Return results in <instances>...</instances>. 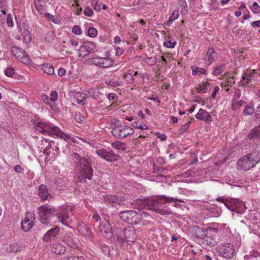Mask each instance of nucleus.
<instances>
[{
    "label": "nucleus",
    "mask_w": 260,
    "mask_h": 260,
    "mask_svg": "<svg viewBox=\"0 0 260 260\" xmlns=\"http://www.w3.org/2000/svg\"><path fill=\"white\" fill-rule=\"evenodd\" d=\"M35 221V214L32 211H29L25 213V216L21 221V228L24 232H28L34 225Z\"/></svg>",
    "instance_id": "dca6fc26"
},
{
    "label": "nucleus",
    "mask_w": 260,
    "mask_h": 260,
    "mask_svg": "<svg viewBox=\"0 0 260 260\" xmlns=\"http://www.w3.org/2000/svg\"><path fill=\"white\" fill-rule=\"evenodd\" d=\"M119 216L123 221L131 224H138L139 221L138 214L133 210L121 212L119 214Z\"/></svg>",
    "instance_id": "4468645a"
},
{
    "label": "nucleus",
    "mask_w": 260,
    "mask_h": 260,
    "mask_svg": "<svg viewBox=\"0 0 260 260\" xmlns=\"http://www.w3.org/2000/svg\"><path fill=\"white\" fill-rule=\"evenodd\" d=\"M59 230V228L57 226L48 230L43 237V241L47 242L55 239L58 235Z\"/></svg>",
    "instance_id": "aec40b11"
},
{
    "label": "nucleus",
    "mask_w": 260,
    "mask_h": 260,
    "mask_svg": "<svg viewBox=\"0 0 260 260\" xmlns=\"http://www.w3.org/2000/svg\"><path fill=\"white\" fill-rule=\"evenodd\" d=\"M192 231L194 239L200 243L204 237L206 236V233H207V229L204 230L202 228L196 226L193 227Z\"/></svg>",
    "instance_id": "4be33fe9"
},
{
    "label": "nucleus",
    "mask_w": 260,
    "mask_h": 260,
    "mask_svg": "<svg viewBox=\"0 0 260 260\" xmlns=\"http://www.w3.org/2000/svg\"><path fill=\"white\" fill-rule=\"evenodd\" d=\"M246 104V101L243 100L232 101L231 109L233 111H237L240 109V107Z\"/></svg>",
    "instance_id": "72a5a7b5"
},
{
    "label": "nucleus",
    "mask_w": 260,
    "mask_h": 260,
    "mask_svg": "<svg viewBox=\"0 0 260 260\" xmlns=\"http://www.w3.org/2000/svg\"><path fill=\"white\" fill-rule=\"evenodd\" d=\"M106 83L112 87L122 86L123 83L122 81H114L113 80H109L106 81Z\"/></svg>",
    "instance_id": "37998d69"
},
{
    "label": "nucleus",
    "mask_w": 260,
    "mask_h": 260,
    "mask_svg": "<svg viewBox=\"0 0 260 260\" xmlns=\"http://www.w3.org/2000/svg\"><path fill=\"white\" fill-rule=\"evenodd\" d=\"M157 138L159 139L161 141H164L167 139V136L164 134L158 133L156 134Z\"/></svg>",
    "instance_id": "338daca9"
},
{
    "label": "nucleus",
    "mask_w": 260,
    "mask_h": 260,
    "mask_svg": "<svg viewBox=\"0 0 260 260\" xmlns=\"http://www.w3.org/2000/svg\"><path fill=\"white\" fill-rule=\"evenodd\" d=\"M34 4L39 13L43 14L46 11V4L41 0H34Z\"/></svg>",
    "instance_id": "7c9ffc66"
},
{
    "label": "nucleus",
    "mask_w": 260,
    "mask_h": 260,
    "mask_svg": "<svg viewBox=\"0 0 260 260\" xmlns=\"http://www.w3.org/2000/svg\"><path fill=\"white\" fill-rule=\"evenodd\" d=\"M254 73L253 71H250L243 74L242 79L238 83L239 86L242 87L247 86L253 79Z\"/></svg>",
    "instance_id": "412c9836"
},
{
    "label": "nucleus",
    "mask_w": 260,
    "mask_h": 260,
    "mask_svg": "<svg viewBox=\"0 0 260 260\" xmlns=\"http://www.w3.org/2000/svg\"><path fill=\"white\" fill-rule=\"evenodd\" d=\"M4 73L7 77H11L15 74V70L11 67H8L5 70Z\"/></svg>",
    "instance_id": "de8ad7c7"
},
{
    "label": "nucleus",
    "mask_w": 260,
    "mask_h": 260,
    "mask_svg": "<svg viewBox=\"0 0 260 260\" xmlns=\"http://www.w3.org/2000/svg\"><path fill=\"white\" fill-rule=\"evenodd\" d=\"M189 128L188 124H184L180 127L179 129L180 133H183Z\"/></svg>",
    "instance_id": "69168bd1"
},
{
    "label": "nucleus",
    "mask_w": 260,
    "mask_h": 260,
    "mask_svg": "<svg viewBox=\"0 0 260 260\" xmlns=\"http://www.w3.org/2000/svg\"><path fill=\"white\" fill-rule=\"evenodd\" d=\"M87 98L86 94L83 92H78L75 93L74 96L75 102L79 104L84 105Z\"/></svg>",
    "instance_id": "bb28decb"
},
{
    "label": "nucleus",
    "mask_w": 260,
    "mask_h": 260,
    "mask_svg": "<svg viewBox=\"0 0 260 260\" xmlns=\"http://www.w3.org/2000/svg\"><path fill=\"white\" fill-rule=\"evenodd\" d=\"M192 69V74L193 75H200L201 74H204L206 73L205 69L199 67H191Z\"/></svg>",
    "instance_id": "79ce46f5"
},
{
    "label": "nucleus",
    "mask_w": 260,
    "mask_h": 260,
    "mask_svg": "<svg viewBox=\"0 0 260 260\" xmlns=\"http://www.w3.org/2000/svg\"><path fill=\"white\" fill-rule=\"evenodd\" d=\"M57 219L62 224L68 226V224L71 221L72 216V209L70 207L63 208L59 212H57Z\"/></svg>",
    "instance_id": "9b49d317"
},
{
    "label": "nucleus",
    "mask_w": 260,
    "mask_h": 260,
    "mask_svg": "<svg viewBox=\"0 0 260 260\" xmlns=\"http://www.w3.org/2000/svg\"><path fill=\"white\" fill-rule=\"evenodd\" d=\"M225 206L230 210L238 213H243L246 209L245 203L238 199H233L225 202Z\"/></svg>",
    "instance_id": "6e6552de"
},
{
    "label": "nucleus",
    "mask_w": 260,
    "mask_h": 260,
    "mask_svg": "<svg viewBox=\"0 0 260 260\" xmlns=\"http://www.w3.org/2000/svg\"><path fill=\"white\" fill-rule=\"evenodd\" d=\"M225 68V65L223 64H220L217 65L216 67L213 68V70L212 74L214 76H218L220 75Z\"/></svg>",
    "instance_id": "58836bf2"
},
{
    "label": "nucleus",
    "mask_w": 260,
    "mask_h": 260,
    "mask_svg": "<svg viewBox=\"0 0 260 260\" xmlns=\"http://www.w3.org/2000/svg\"><path fill=\"white\" fill-rule=\"evenodd\" d=\"M91 5L94 10L100 11L101 9V6L98 4L97 0H91Z\"/></svg>",
    "instance_id": "603ef678"
},
{
    "label": "nucleus",
    "mask_w": 260,
    "mask_h": 260,
    "mask_svg": "<svg viewBox=\"0 0 260 260\" xmlns=\"http://www.w3.org/2000/svg\"><path fill=\"white\" fill-rule=\"evenodd\" d=\"M75 117L77 122L79 123H82L84 120V117L80 112H76Z\"/></svg>",
    "instance_id": "6e6d98bb"
},
{
    "label": "nucleus",
    "mask_w": 260,
    "mask_h": 260,
    "mask_svg": "<svg viewBox=\"0 0 260 260\" xmlns=\"http://www.w3.org/2000/svg\"><path fill=\"white\" fill-rule=\"evenodd\" d=\"M218 232V230L216 228H207V233H206V236L204 237L202 240L199 243H201L204 246L213 247L215 246L217 243L215 240V236Z\"/></svg>",
    "instance_id": "0eeeda50"
},
{
    "label": "nucleus",
    "mask_w": 260,
    "mask_h": 260,
    "mask_svg": "<svg viewBox=\"0 0 260 260\" xmlns=\"http://www.w3.org/2000/svg\"><path fill=\"white\" fill-rule=\"evenodd\" d=\"M137 234L133 227H129L124 230V242L134 243L137 239Z\"/></svg>",
    "instance_id": "6ab92c4d"
},
{
    "label": "nucleus",
    "mask_w": 260,
    "mask_h": 260,
    "mask_svg": "<svg viewBox=\"0 0 260 260\" xmlns=\"http://www.w3.org/2000/svg\"><path fill=\"white\" fill-rule=\"evenodd\" d=\"M66 260H85L83 256H71L67 258Z\"/></svg>",
    "instance_id": "e2e57ef3"
},
{
    "label": "nucleus",
    "mask_w": 260,
    "mask_h": 260,
    "mask_svg": "<svg viewBox=\"0 0 260 260\" xmlns=\"http://www.w3.org/2000/svg\"><path fill=\"white\" fill-rule=\"evenodd\" d=\"M194 116L197 119L203 121L208 122H211L212 121L210 114L205 110L202 109H200Z\"/></svg>",
    "instance_id": "5701e85b"
},
{
    "label": "nucleus",
    "mask_w": 260,
    "mask_h": 260,
    "mask_svg": "<svg viewBox=\"0 0 260 260\" xmlns=\"http://www.w3.org/2000/svg\"><path fill=\"white\" fill-rule=\"evenodd\" d=\"M250 9L255 14H258L260 12V7L256 2H254L250 7Z\"/></svg>",
    "instance_id": "49530a36"
},
{
    "label": "nucleus",
    "mask_w": 260,
    "mask_h": 260,
    "mask_svg": "<svg viewBox=\"0 0 260 260\" xmlns=\"http://www.w3.org/2000/svg\"><path fill=\"white\" fill-rule=\"evenodd\" d=\"M260 161L259 154L256 152L248 153L240 158L237 161L238 170L247 171L255 166Z\"/></svg>",
    "instance_id": "7ed1b4c3"
},
{
    "label": "nucleus",
    "mask_w": 260,
    "mask_h": 260,
    "mask_svg": "<svg viewBox=\"0 0 260 260\" xmlns=\"http://www.w3.org/2000/svg\"><path fill=\"white\" fill-rule=\"evenodd\" d=\"M210 83L208 82L203 83L196 88L197 92L199 93H204L207 92Z\"/></svg>",
    "instance_id": "c9c22d12"
},
{
    "label": "nucleus",
    "mask_w": 260,
    "mask_h": 260,
    "mask_svg": "<svg viewBox=\"0 0 260 260\" xmlns=\"http://www.w3.org/2000/svg\"><path fill=\"white\" fill-rule=\"evenodd\" d=\"M6 21L9 26L12 27L13 26V22L12 16L11 14H8L7 16Z\"/></svg>",
    "instance_id": "052dcab7"
},
{
    "label": "nucleus",
    "mask_w": 260,
    "mask_h": 260,
    "mask_svg": "<svg viewBox=\"0 0 260 260\" xmlns=\"http://www.w3.org/2000/svg\"><path fill=\"white\" fill-rule=\"evenodd\" d=\"M207 58L206 60V63L208 64H211L215 60L217 57V53L214 51L213 48H209L207 51Z\"/></svg>",
    "instance_id": "a878e982"
},
{
    "label": "nucleus",
    "mask_w": 260,
    "mask_h": 260,
    "mask_svg": "<svg viewBox=\"0 0 260 260\" xmlns=\"http://www.w3.org/2000/svg\"><path fill=\"white\" fill-rule=\"evenodd\" d=\"M145 61L150 66H154L157 62V58L155 56L147 57L145 59Z\"/></svg>",
    "instance_id": "09e8293b"
},
{
    "label": "nucleus",
    "mask_w": 260,
    "mask_h": 260,
    "mask_svg": "<svg viewBox=\"0 0 260 260\" xmlns=\"http://www.w3.org/2000/svg\"><path fill=\"white\" fill-rule=\"evenodd\" d=\"M124 231L120 228L113 229V240H116L119 244H122L124 243Z\"/></svg>",
    "instance_id": "b1692460"
},
{
    "label": "nucleus",
    "mask_w": 260,
    "mask_h": 260,
    "mask_svg": "<svg viewBox=\"0 0 260 260\" xmlns=\"http://www.w3.org/2000/svg\"><path fill=\"white\" fill-rule=\"evenodd\" d=\"M52 251L57 254H62L66 251V248L61 244L55 243L52 245Z\"/></svg>",
    "instance_id": "cd10ccee"
},
{
    "label": "nucleus",
    "mask_w": 260,
    "mask_h": 260,
    "mask_svg": "<svg viewBox=\"0 0 260 260\" xmlns=\"http://www.w3.org/2000/svg\"><path fill=\"white\" fill-rule=\"evenodd\" d=\"M167 201L168 202V204H170L171 203L174 202H180V203H184V201L183 200L181 199H178L177 198L171 197H167L166 196Z\"/></svg>",
    "instance_id": "8fccbe9b"
},
{
    "label": "nucleus",
    "mask_w": 260,
    "mask_h": 260,
    "mask_svg": "<svg viewBox=\"0 0 260 260\" xmlns=\"http://www.w3.org/2000/svg\"><path fill=\"white\" fill-rule=\"evenodd\" d=\"M20 250V246L16 242L12 243L5 246V251L8 253L17 252Z\"/></svg>",
    "instance_id": "c85d7f7f"
},
{
    "label": "nucleus",
    "mask_w": 260,
    "mask_h": 260,
    "mask_svg": "<svg viewBox=\"0 0 260 260\" xmlns=\"http://www.w3.org/2000/svg\"><path fill=\"white\" fill-rule=\"evenodd\" d=\"M41 69L48 75L52 76L54 74V68L52 64L50 63H45L42 64Z\"/></svg>",
    "instance_id": "2f4dec72"
},
{
    "label": "nucleus",
    "mask_w": 260,
    "mask_h": 260,
    "mask_svg": "<svg viewBox=\"0 0 260 260\" xmlns=\"http://www.w3.org/2000/svg\"><path fill=\"white\" fill-rule=\"evenodd\" d=\"M80 154V152L79 153L76 152H73L72 154V158L85 178L91 180L93 176V170L90 162L87 158L81 156Z\"/></svg>",
    "instance_id": "f257e3e1"
},
{
    "label": "nucleus",
    "mask_w": 260,
    "mask_h": 260,
    "mask_svg": "<svg viewBox=\"0 0 260 260\" xmlns=\"http://www.w3.org/2000/svg\"><path fill=\"white\" fill-rule=\"evenodd\" d=\"M255 108L253 102L250 103V104L248 105H246L243 112L242 113L245 116H252L255 112Z\"/></svg>",
    "instance_id": "c756f323"
},
{
    "label": "nucleus",
    "mask_w": 260,
    "mask_h": 260,
    "mask_svg": "<svg viewBox=\"0 0 260 260\" xmlns=\"http://www.w3.org/2000/svg\"><path fill=\"white\" fill-rule=\"evenodd\" d=\"M84 14L87 16L91 17L93 14L92 9L89 7H86L84 10Z\"/></svg>",
    "instance_id": "5fc2aeb1"
},
{
    "label": "nucleus",
    "mask_w": 260,
    "mask_h": 260,
    "mask_svg": "<svg viewBox=\"0 0 260 260\" xmlns=\"http://www.w3.org/2000/svg\"><path fill=\"white\" fill-rule=\"evenodd\" d=\"M219 255L226 259H231L235 255V249L233 245L226 243L217 247Z\"/></svg>",
    "instance_id": "f8f14e48"
},
{
    "label": "nucleus",
    "mask_w": 260,
    "mask_h": 260,
    "mask_svg": "<svg viewBox=\"0 0 260 260\" xmlns=\"http://www.w3.org/2000/svg\"><path fill=\"white\" fill-rule=\"evenodd\" d=\"M134 133V129L131 126L125 124L117 125L112 130V135L118 139H124L133 134Z\"/></svg>",
    "instance_id": "423d86ee"
},
{
    "label": "nucleus",
    "mask_w": 260,
    "mask_h": 260,
    "mask_svg": "<svg viewBox=\"0 0 260 260\" xmlns=\"http://www.w3.org/2000/svg\"><path fill=\"white\" fill-rule=\"evenodd\" d=\"M11 52L13 56L18 60L25 64H31L32 60L26 52L18 46H15L11 48Z\"/></svg>",
    "instance_id": "1a4fd4ad"
},
{
    "label": "nucleus",
    "mask_w": 260,
    "mask_h": 260,
    "mask_svg": "<svg viewBox=\"0 0 260 260\" xmlns=\"http://www.w3.org/2000/svg\"><path fill=\"white\" fill-rule=\"evenodd\" d=\"M105 200L108 203H113L118 204H119L121 202L120 199L115 195L106 196L105 198Z\"/></svg>",
    "instance_id": "f704fd0d"
},
{
    "label": "nucleus",
    "mask_w": 260,
    "mask_h": 260,
    "mask_svg": "<svg viewBox=\"0 0 260 260\" xmlns=\"http://www.w3.org/2000/svg\"><path fill=\"white\" fill-rule=\"evenodd\" d=\"M252 130V133H254V136H256V138L260 137V124L257 126L254 127Z\"/></svg>",
    "instance_id": "bf43d9fd"
},
{
    "label": "nucleus",
    "mask_w": 260,
    "mask_h": 260,
    "mask_svg": "<svg viewBox=\"0 0 260 260\" xmlns=\"http://www.w3.org/2000/svg\"><path fill=\"white\" fill-rule=\"evenodd\" d=\"M54 38V35L53 32L52 31H49L45 34V41L51 43L52 41H53Z\"/></svg>",
    "instance_id": "a18cd8bd"
},
{
    "label": "nucleus",
    "mask_w": 260,
    "mask_h": 260,
    "mask_svg": "<svg viewBox=\"0 0 260 260\" xmlns=\"http://www.w3.org/2000/svg\"><path fill=\"white\" fill-rule=\"evenodd\" d=\"M176 41H168L164 43V46L169 48H174L176 45Z\"/></svg>",
    "instance_id": "3c124183"
},
{
    "label": "nucleus",
    "mask_w": 260,
    "mask_h": 260,
    "mask_svg": "<svg viewBox=\"0 0 260 260\" xmlns=\"http://www.w3.org/2000/svg\"><path fill=\"white\" fill-rule=\"evenodd\" d=\"M50 99L52 102L56 101L57 99V92L56 91H52L50 95Z\"/></svg>",
    "instance_id": "680f3d73"
},
{
    "label": "nucleus",
    "mask_w": 260,
    "mask_h": 260,
    "mask_svg": "<svg viewBox=\"0 0 260 260\" xmlns=\"http://www.w3.org/2000/svg\"><path fill=\"white\" fill-rule=\"evenodd\" d=\"M231 79L229 80L228 81H226L224 83H221V86H224V87H231L234 83H235V81H232V80L234 79V78L232 77V78H230Z\"/></svg>",
    "instance_id": "13d9d810"
},
{
    "label": "nucleus",
    "mask_w": 260,
    "mask_h": 260,
    "mask_svg": "<svg viewBox=\"0 0 260 260\" xmlns=\"http://www.w3.org/2000/svg\"><path fill=\"white\" fill-rule=\"evenodd\" d=\"M241 91L239 89H236L233 95L232 101L239 100L241 97Z\"/></svg>",
    "instance_id": "4d7b16f0"
},
{
    "label": "nucleus",
    "mask_w": 260,
    "mask_h": 260,
    "mask_svg": "<svg viewBox=\"0 0 260 260\" xmlns=\"http://www.w3.org/2000/svg\"><path fill=\"white\" fill-rule=\"evenodd\" d=\"M27 34L24 35L23 37L24 42L26 43H28L31 41V38L30 35L29 34V32L27 31Z\"/></svg>",
    "instance_id": "0e129e2a"
},
{
    "label": "nucleus",
    "mask_w": 260,
    "mask_h": 260,
    "mask_svg": "<svg viewBox=\"0 0 260 260\" xmlns=\"http://www.w3.org/2000/svg\"><path fill=\"white\" fill-rule=\"evenodd\" d=\"M179 16V11L178 10L174 11L172 13V15L169 17V20L167 22V25L168 26L170 25L175 20L178 18Z\"/></svg>",
    "instance_id": "a19ab883"
},
{
    "label": "nucleus",
    "mask_w": 260,
    "mask_h": 260,
    "mask_svg": "<svg viewBox=\"0 0 260 260\" xmlns=\"http://www.w3.org/2000/svg\"><path fill=\"white\" fill-rule=\"evenodd\" d=\"M96 47L93 42H84L79 49V57H85L89 55Z\"/></svg>",
    "instance_id": "f3484780"
},
{
    "label": "nucleus",
    "mask_w": 260,
    "mask_h": 260,
    "mask_svg": "<svg viewBox=\"0 0 260 260\" xmlns=\"http://www.w3.org/2000/svg\"><path fill=\"white\" fill-rule=\"evenodd\" d=\"M63 240L70 247H75L77 246L76 238L72 233H66Z\"/></svg>",
    "instance_id": "393cba45"
},
{
    "label": "nucleus",
    "mask_w": 260,
    "mask_h": 260,
    "mask_svg": "<svg viewBox=\"0 0 260 260\" xmlns=\"http://www.w3.org/2000/svg\"><path fill=\"white\" fill-rule=\"evenodd\" d=\"M38 194L42 202L49 201L52 198L47 186L45 184H41L39 186Z\"/></svg>",
    "instance_id": "a211bd4d"
},
{
    "label": "nucleus",
    "mask_w": 260,
    "mask_h": 260,
    "mask_svg": "<svg viewBox=\"0 0 260 260\" xmlns=\"http://www.w3.org/2000/svg\"><path fill=\"white\" fill-rule=\"evenodd\" d=\"M36 128L37 131L44 134L49 136L55 135L66 141H68L70 138L69 135L63 133L57 126H53L51 123L39 122L36 123Z\"/></svg>",
    "instance_id": "f03ea898"
},
{
    "label": "nucleus",
    "mask_w": 260,
    "mask_h": 260,
    "mask_svg": "<svg viewBox=\"0 0 260 260\" xmlns=\"http://www.w3.org/2000/svg\"><path fill=\"white\" fill-rule=\"evenodd\" d=\"M111 146L113 148L120 150L124 151L126 149V145L123 142L117 141L113 142L111 144Z\"/></svg>",
    "instance_id": "e433bc0d"
},
{
    "label": "nucleus",
    "mask_w": 260,
    "mask_h": 260,
    "mask_svg": "<svg viewBox=\"0 0 260 260\" xmlns=\"http://www.w3.org/2000/svg\"><path fill=\"white\" fill-rule=\"evenodd\" d=\"M156 196H153L145 198L143 200V204L147 209L151 210L158 213L162 215H169L172 212L170 210H166L163 208H160L158 206V202Z\"/></svg>",
    "instance_id": "39448f33"
},
{
    "label": "nucleus",
    "mask_w": 260,
    "mask_h": 260,
    "mask_svg": "<svg viewBox=\"0 0 260 260\" xmlns=\"http://www.w3.org/2000/svg\"><path fill=\"white\" fill-rule=\"evenodd\" d=\"M88 36L91 38H95L98 35V30L96 28L93 27H90L87 31Z\"/></svg>",
    "instance_id": "c03bdc74"
},
{
    "label": "nucleus",
    "mask_w": 260,
    "mask_h": 260,
    "mask_svg": "<svg viewBox=\"0 0 260 260\" xmlns=\"http://www.w3.org/2000/svg\"><path fill=\"white\" fill-rule=\"evenodd\" d=\"M156 197L157 198V202H158V206H159L160 208H162V205L168 204L166 199V196L159 195L157 196Z\"/></svg>",
    "instance_id": "ea45409f"
},
{
    "label": "nucleus",
    "mask_w": 260,
    "mask_h": 260,
    "mask_svg": "<svg viewBox=\"0 0 260 260\" xmlns=\"http://www.w3.org/2000/svg\"><path fill=\"white\" fill-rule=\"evenodd\" d=\"M99 229L102 236L104 238L112 241L113 237V229L107 220L100 222Z\"/></svg>",
    "instance_id": "ddd939ff"
},
{
    "label": "nucleus",
    "mask_w": 260,
    "mask_h": 260,
    "mask_svg": "<svg viewBox=\"0 0 260 260\" xmlns=\"http://www.w3.org/2000/svg\"><path fill=\"white\" fill-rule=\"evenodd\" d=\"M98 156L108 162H113L118 160L119 156L113 151H108L106 149H100L95 151Z\"/></svg>",
    "instance_id": "2eb2a0df"
},
{
    "label": "nucleus",
    "mask_w": 260,
    "mask_h": 260,
    "mask_svg": "<svg viewBox=\"0 0 260 260\" xmlns=\"http://www.w3.org/2000/svg\"><path fill=\"white\" fill-rule=\"evenodd\" d=\"M72 32L77 35H81L82 31L79 25H75L72 28Z\"/></svg>",
    "instance_id": "864d4df0"
},
{
    "label": "nucleus",
    "mask_w": 260,
    "mask_h": 260,
    "mask_svg": "<svg viewBox=\"0 0 260 260\" xmlns=\"http://www.w3.org/2000/svg\"><path fill=\"white\" fill-rule=\"evenodd\" d=\"M251 25L254 27H260V20L253 21L251 22Z\"/></svg>",
    "instance_id": "774afa93"
},
{
    "label": "nucleus",
    "mask_w": 260,
    "mask_h": 260,
    "mask_svg": "<svg viewBox=\"0 0 260 260\" xmlns=\"http://www.w3.org/2000/svg\"><path fill=\"white\" fill-rule=\"evenodd\" d=\"M38 214L41 222L44 224H48L52 218L57 214V210L50 205H45L38 208Z\"/></svg>",
    "instance_id": "20e7f679"
},
{
    "label": "nucleus",
    "mask_w": 260,
    "mask_h": 260,
    "mask_svg": "<svg viewBox=\"0 0 260 260\" xmlns=\"http://www.w3.org/2000/svg\"><path fill=\"white\" fill-rule=\"evenodd\" d=\"M123 78L126 84H132L134 86H135V78L132 74L127 73L124 75Z\"/></svg>",
    "instance_id": "4c0bfd02"
},
{
    "label": "nucleus",
    "mask_w": 260,
    "mask_h": 260,
    "mask_svg": "<svg viewBox=\"0 0 260 260\" xmlns=\"http://www.w3.org/2000/svg\"><path fill=\"white\" fill-rule=\"evenodd\" d=\"M132 126L142 130H146L148 129V126L142 121L136 119L131 124Z\"/></svg>",
    "instance_id": "473e14b6"
},
{
    "label": "nucleus",
    "mask_w": 260,
    "mask_h": 260,
    "mask_svg": "<svg viewBox=\"0 0 260 260\" xmlns=\"http://www.w3.org/2000/svg\"><path fill=\"white\" fill-rule=\"evenodd\" d=\"M89 63L101 68H108L112 67L114 61L110 57H101L96 56L88 59Z\"/></svg>",
    "instance_id": "9d476101"
}]
</instances>
